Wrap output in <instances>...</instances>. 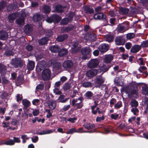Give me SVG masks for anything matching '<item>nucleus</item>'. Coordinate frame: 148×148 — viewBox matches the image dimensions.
<instances>
[{"label": "nucleus", "mask_w": 148, "mask_h": 148, "mask_svg": "<svg viewBox=\"0 0 148 148\" xmlns=\"http://www.w3.org/2000/svg\"><path fill=\"white\" fill-rule=\"evenodd\" d=\"M61 19V17L59 15L53 14L50 17L47 18L46 21L49 23H53L55 24L58 23Z\"/></svg>", "instance_id": "1"}, {"label": "nucleus", "mask_w": 148, "mask_h": 148, "mask_svg": "<svg viewBox=\"0 0 148 148\" xmlns=\"http://www.w3.org/2000/svg\"><path fill=\"white\" fill-rule=\"evenodd\" d=\"M51 75V71L49 68H45L42 71L41 73V77L44 81L49 80Z\"/></svg>", "instance_id": "2"}, {"label": "nucleus", "mask_w": 148, "mask_h": 148, "mask_svg": "<svg viewBox=\"0 0 148 148\" xmlns=\"http://www.w3.org/2000/svg\"><path fill=\"white\" fill-rule=\"evenodd\" d=\"M93 18L95 19L101 20L103 21V23L104 24V25H107L108 20L106 18V16L103 13L99 12L95 14L93 16Z\"/></svg>", "instance_id": "3"}, {"label": "nucleus", "mask_w": 148, "mask_h": 148, "mask_svg": "<svg viewBox=\"0 0 148 148\" xmlns=\"http://www.w3.org/2000/svg\"><path fill=\"white\" fill-rule=\"evenodd\" d=\"M11 64L15 68H21L23 66V62L21 58H16L12 59L11 62Z\"/></svg>", "instance_id": "4"}, {"label": "nucleus", "mask_w": 148, "mask_h": 148, "mask_svg": "<svg viewBox=\"0 0 148 148\" xmlns=\"http://www.w3.org/2000/svg\"><path fill=\"white\" fill-rule=\"evenodd\" d=\"M109 46L106 43L101 44L98 47V49L101 53H103L107 52L109 49Z\"/></svg>", "instance_id": "5"}, {"label": "nucleus", "mask_w": 148, "mask_h": 148, "mask_svg": "<svg viewBox=\"0 0 148 148\" xmlns=\"http://www.w3.org/2000/svg\"><path fill=\"white\" fill-rule=\"evenodd\" d=\"M98 64V60L97 59H93L89 61L87 66L89 68H92L96 67Z\"/></svg>", "instance_id": "6"}, {"label": "nucleus", "mask_w": 148, "mask_h": 148, "mask_svg": "<svg viewBox=\"0 0 148 148\" xmlns=\"http://www.w3.org/2000/svg\"><path fill=\"white\" fill-rule=\"evenodd\" d=\"M115 43L118 45H123L125 42V39L122 36L116 37L115 40Z\"/></svg>", "instance_id": "7"}, {"label": "nucleus", "mask_w": 148, "mask_h": 148, "mask_svg": "<svg viewBox=\"0 0 148 148\" xmlns=\"http://www.w3.org/2000/svg\"><path fill=\"white\" fill-rule=\"evenodd\" d=\"M73 63L72 61L71 60H65L63 64V66L65 69H71L73 66Z\"/></svg>", "instance_id": "8"}, {"label": "nucleus", "mask_w": 148, "mask_h": 148, "mask_svg": "<svg viewBox=\"0 0 148 148\" xmlns=\"http://www.w3.org/2000/svg\"><path fill=\"white\" fill-rule=\"evenodd\" d=\"M84 11L87 14H92L94 13V10L92 6L85 5L83 8Z\"/></svg>", "instance_id": "9"}, {"label": "nucleus", "mask_w": 148, "mask_h": 148, "mask_svg": "<svg viewBox=\"0 0 148 148\" xmlns=\"http://www.w3.org/2000/svg\"><path fill=\"white\" fill-rule=\"evenodd\" d=\"M47 103L49 108L52 110H54L56 107V102L55 101L48 100L47 101Z\"/></svg>", "instance_id": "10"}, {"label": "nucleus", "mask_w": 148, "mask_h": 148, "mask_svg": "<svg viewBox=\"0 0 148 148\" xmlns=\"http://www.w3.org/2000/svg\"><path fill=\"white\" fill-rule=\"evenodd\" d=\"M141 45H135L131 47L130 51L132 53H136L141 49Z\"/></svg>", "instance_id": "11"}, {"label": "nucleus", "mask_w": 148, "mask_h": 148, "mask_svg": "<svg viewBox=\"0 0 148 148\" xmlns=\"http://www.w3.org/2000/svg\"><path fill=\"white\" fill-rule=\"evenodd\" d=\"M98 73L97 69H92L88 71L86 74V76L92 77L95 76Z\"/></svg>", "instance_id": "12"}, {"label": "nucleus", "mask_w": 148, "mask_h": 148, "mask_svg": "<svg viewBox=\"0 0 148 148\" xmlns=\"http://www.w3.org/2000/svg\"><path fill=\"white\" fill-rule=\"evenodd\" d=\"M8 38V33L7 32L4 31H0V39L1 40H5Z\"/></svg>", "instance_id": "13"}, {"label": "nucleus", "mask_w": 148, "mask_h": 148, "mask_svg": "<svg viewBox=\"0 0 148 148\" xmlns=\"http://www.w3.org/2000/svg\"><path fill=\"white\" fill-rule=\"evenodd\" d=\"M60 47L57 45H52L49 47L51 51L54 53H58L60 50Z\"/></svg>", "instance_id": "14"}, {"label": "nucleus", "mask_w": 148, "mask_h": 148, "mask_svg": "<svg viewBox=\"0 0 148 148\" xmlns=\"http://www.w3.org/2000/svg\"><path fill=\"white\" fill-rule=\"evenodd\" d=\"M68 37V35L66 34H64L62 35L58 36L56 38V40L58 42H62L67 39Z\"/></svg>", "instance_id": "15"}, {"label": "nucleus", "mask_w": 148, "mask_h": 148, "mask_svg": "<svg viewBox=\"0 0 148 148\" xmlns=\"http://www.w3.org/2000/svg\"><path fill=\"white\" fill-rule=\"evenodd\" d=\"M33 30V28L29 24L25 25L24 28V31L25 33L29 34Z\"/></svg>", "instance_id": "16"}, {"label": "nucleus", "mask_w": 148, "mask_h": 148, "mask_svg": "<svg viewBox=\"0 0 148 148\" xmlns=\"http://www.w3.org/2000/svg\"><path fill=\"white\" fill-rule=\"evenodd\" d=\"M113 58V56L112 54L106 55L103 58V61L106 63H110Z\"/></svg>", "instance_id": "17"}, {"label": "nucleus", "mask_w": 148, "mask_h": 148, "mask_svg": "<svg viewBox=\"0 0 148 148\" xmlns=\"http://www.w3.org/2000/svg\"><path fill=\"white\" fill-rule=\"evenodd\" d=\"M90 51V49L89 47H86L82 48L81 52L82 55H88Z\"/></svg>", "instance_id": "18"}, {"label": "nucleus", "mask_w": 148, "mask_h": 148, "mask_svg": "<svg viewBox=\"0 0 148 148\" xmlns=\"http://www.w3.org/2000/svg\"><path fill=\"white\" fill-rule=\"evenodd\" d=\"M74 28V26L71 25L67 27H64L61 30L64 32H68L73 30Z\"/></svg>", "instance_id": "19"}, {"label": "nucleus", "mask_w": 148, "mask_h": 148, "mask_svg": "<svg viewBox=\"0 0 148 148\" xmlns=\"http://www.w3.org/2000/svg\"><path fill=\"white\" fill-rule=\"evenodd\" d=\"M68 53L67 49L65 48H60L58 52V55L60 57H62L66 55Z\"/></svg>", "instance_id": "20"}, {"label": "nucleus", "mask_w": 148, "mask_h": 148, "mask_svg": "<svg viewBox=\"0 0 148 148\" xmlns=\"http://www.w3.org/2000/svg\"><path fill=\"white\" fill-rule=\"evenodd\" d=\"M84 127L85 128L88 130L92 129L95 127V125L94 124L91 123H85L83 125Z\"/></svg>", "instance_id": "21"}, {"label": "nucleus", "mask_w": 148, "mask_h": 148, "mask_svg": "<svg viewBox=\"0 0 148 148\" xmlns=\"http://www.w3.org/2000/svg\"><path fill=\"white\" fill-rule=\"evenodd\" d=\"M22 103L24 106V109L25 110H26L27 108L30 106V102L26 99L22 100Z\"/></svg>", "instance_id": "22"}, {"label": "nucleus", "mask_w": 148, "mask_h": 148, "mask_svg": "<svg viewBox=\"0 0 148 148\" xmlns=\"http://www.w3.org/2000/svg\"><path fill=\"white\" fill-rule=\"evenodd\" d=\"M93 93L91 91H87L84 94V96L86 99H91L93 97Z\"/></svg>", "instance_id": "23"}, {"label": "nucleus", "mask_w": 148, "mask_h": 148, "mask_svg": "<svg viewBox=\"0 0 148 148\" xmlns=\"http://www.w3.org/2000/svg\"><path fill=\"white\" fill-rule=\"evenodd\" d=\"M28 69L31 71L35 67V63L32 61H29L27 65Z\"/></svg>", "instance_id": "24"}, {"label": "nucleus", "mask_w": 148, "mask_h": 148, "mask_svg": "<svg viewBox=\"0 0 148 148\" xmlns=\"http://www.w3.org/2000/svg\"><path fill=\"white\" fill-rule=\"evenodd\" d=\"M89 40L91 42H94L96 40V36L93 32L90 33L88 34Z\"/></svg>", "instance_id": "25"}, {"label": "nucleus", "mask_w": 148, "mask_h": 148, "mask_svg": "<svg viewBox=\"0 0 148 148\" xmlns=\"http://www.w3.org/2000/svg\"><path fill=\"white\" fill-rule=\"evenodd\" d=\"M48 40L47 37L43 38L39 40L38 42L40 45H43L47 43Z\"/></svg>", "instance_id": "26"}, {"label": "nucleus", "mask_w": 148, "mask_h": 148, "mask_svg": "<svg viewBox=\"0 0 148 148\" xmlns=\"http://www.w3.org/2000/svg\"><path fill=\"white\" fill-rule=\"evenodd\" d=\"M43 12L45 14H48L50 12L51 9L49 6L47 5H45L42 7Z\"/></svg>", "instance_id": "27"}, {"label": "nucleus", "mask_w": 148, "mask_h": 148, "mask_svg": "<svg viewBox=\"0 0 148 148\" xmlns=\"http://www.w3.org/2000/svg\"><path fill=\"white\" fill-rule=\"evenodd\" d=\"M83 106L84 103L82 102L77 103L76 104L72 105L75 108V110L82 108Z\"/></svg>", "instance_id": "28"}, {"label": "nucleus", "mask_w": 148, "mask_h": 148, "mask_svg": "<svg viewBox=\"0 0 148 148\" xmlns=\"http://www.w3.org/2000/svg\"><path fill=\"white\" fill-rule=\"evenodd\" d=\"M71 21L67 17L63 18L61 21L60 24L61 25H67Z\"/></svg>", "instance_id": "29"}, {"label": "nucleus", "mask_w": 148, "mask_h": 148, "mask_svg": "<svg viewBox=\"0 0 148 148\" xmlns=\"http://www.w3.org/2000/svg\"><path fill=\"white\" fill-rule=\"evenodd\" d=\"M14 53L11 49H7L4 53V55L7 57H10V56H13Z\"/></svg>", "instance_id": "30"}, {"label": "nucleus", "mask_w": 148, "mask_h": 148, "mask_svg": "<svg viewBox=\"0 0 148 148\" xmlns=\"http://www.w3.org/2000/svg\"><path fill=\"white\" fill-rule=\"evenodd\" d=\"M120 12L122 13L123 14H127L129 12L128 9L123 7H121L119 10Z\"/></svg>", "instance_id": "31"}, {"label": "nucleus", "mask_w": 148, "mask_h": 148, "mask_svg": "<svg viewBox=\"0 0 148 148\" xmlns=\"http://www.w3.org/2000/svg\"><path fill=\"white\" fill-rule=\"evenodd\" d=\"M53 132L51 130H43L41 131V132H38L37 133V134L40 135H42L47 134H50L52 133Z\"/></svg>", "instance_id": "32"}, {"label": "nucleus", "mask_w": 148, "mask_h": 148, "mask_svg": "<svg viewBox=\"0 0 148 148\" xmlns=\"http://www.w3.org/2000/svg\"><path fill=\"white\" fill-rule=\"evenodd\" d=\"M8 95V93L6 91H3L1 92L0 97L2 99H7Z\"/></svg>", "instance_id": "33"}, {"label": "nucleus", "mask_w": 148, "mask_h": 148, "mask_svg": "<svg viewBox=\"0 0 148 148\" xmlns=\"http://www.w3.org/2000/svg\"><path fill=\"white\" fill-rule=\"evenodd\" d=\"M104 80L101 76H99L97 78L96 80V83L100 85L104 82Z\"/></svg>", "instance_id": "34"}, {"label": "nucleus", "mask_w": 148, "mask_h": 148, "mask_svg": "<svg viewBox=\"0 0 148 148\" xmlns=\"http://www.w3.org/2000/svg\"><path fill=\"white\" fill-rule=\"evenodd\" d=\"M33 19L35 21H39L41 20V17L39 14H38L33 16Z\"/></svg>", "instance_id": "35"}, {"label": "nucleus", "mask_w": 148, "mask_h": 148, "mask_svg": "<svg viewBox=\"0 0 148 148\" xmlns=\"http://www.w3.org/2000/svg\"><path fill=\"white\" fill-rule=\"evenodd\" d=\"M16 23L18 25H23L25 23V19L24 18H19L16 20Z\"/></svg>", "instance_id": "36"}, {"label": "nucleus", "mask_w": 148, "mask_h": 148, "mask_svg": "<svg viewBox=\"0 0 148 148\" xmlns=\"http://www.w3.org/2000/svg\"><path fill=\"white\" fill-rule=\"evenodd\" d=\"M142 94L145 95L148 94V87L147 85L143 86L142 87Z\"/></svg>", "instance_id": "37"}, {"label": "nucleus", "mask_w": 148, "mask_h": 148, "mask_svg": "<svg viewBox=\"0 0 148 148\" xmlns=\"http://www.w3.org/2000/svg\"><path fill=\"white\" fill-rule=\"evenodd\" d=\"M93 86L92 83L90 82H85L83 83L82 86L85 88L92 87Z\"/></svg>", "instance_id": "38"}, {"label": "nucleus", "mask_w": 148, "mask_h": 148, "mask_svg": "<svg viewBox=\"0 0 148 148\" xmlns=\"http://www.w3.org/2000/svg\"><path fill=\"white\" fill-rule=\"evenodd\" d=\"M24 82V80L21 76H18L17 78V84L21 85Z\"/></svg>", "instance_id": "39"}, {"label": "nucleus", "mask_w": 148, "mask_h": 148, "mask_svg": "<svg viewBox=\"0 0 148 148\" xmlns=\"http://www.w3.org/2000/svg\"><path fill=\"white\" fill-rule=\"evenodd\" d=\"M54 67L57 69H59L61 68L62 64L59 62H56L53 64Z\"/></svg>", "instance_id": "40"}, {"label": "nucleus", "mask_w": 148, "mask_h": 148, "mask_svg": "<svg viewBox=\"0 0 148 148\" xmlns=\"http://www.w3.org/2000/svg\"><path fill=\"white\" fill-rule=\"evenodd\" d=\"M62 6L61 5L57 6L56 7V12L58 13H62L64 12L63 10Z\"/></svg>", "instance_id": "41"}, {"label": "nucleus", "mask_w": 148, "mask_h": 148, "mask_svg": "<svg viewBox=\"0 0 148 148\" xmlns=\"http://www.w3.org/2000/svg\"><path fill=\"white\" fill-rule=\"evenodd\" d=\"M6 66L4 64L0 63V73L2 74L6 70Z\"/></svg>", "instance_id": "42"}, {"label": "nucleus", "mask_w": 148, "mask_h": 148, "mask_svg": "<svg viewBox=\"0 0 148 148\" xmlns=\"http://www.w3.org/2000/svg\"><path fill=\"white\" fill-rule=\"evenodd\" d=\"M75 15V12H73L72 11L69 12L68 13V17L67 18L71 21L73 20V17Z\"/></svg>", "instance_id": "43"}, {"label": "nucleus", "mask_w": 148, "mask_h": 148, "mask_svg": "<svg viewBox=\"0 0 148 148\" xmlns=\"http://www.w3.org/2000/svg\"><path fill=\"white\" fill-rule=\"evenodd\" d=\"M4 144L8 145H14V142L12 139H9L5 141Z\"/></svg>", "instance_id": "44"}, {"label": "nucleus", "mask_w": 148, "mask_h": 148, "mask_svg": "<svg viewBox=\"0 0 148 148\" xmlns=\"http://www.w3.org/2000/svg\"><path fill=\"white\" fill-rule=\"evenodd\" d=\"M114 36L113 35L110 34L108 35L106 38V40L109 42H111L113 41Z\"/></svg>", "instance_id": "45"}, {"label": "nucleus", "mask_w": 148, "mask_h": 148, "mask_svg": "<svg viewBox=\"0 0 148 148\" xmlns=\"http://www.w3.org/2000/svg\"><path fill=\"white\" fill-rule=\"evenodd\" d=\"M131 106L132 107H135L136 108L138 106V101L135 99H134L131 101L130 103Z\"/></svg>", "instance_id": "46"}, {"label": "nucleus", "mask_w": 148, "mask_h": 148, "mask_svg": "<svg viewBox=\"0 0 148 148\" xmlns=\"http://www.w3.org/2000/svg\"><path fill=\"white\" fill-rule=\"evenodd\" d=\"M53 34V32L51 29L47 30L46 31V35L48 37L51 36Z\"/></svg>", "instance_id": "47"}, {"label": "nucleus", "mask_w": 148, "mask_h": 148, "mask_svg": "<svg viewBox=\"0 0 148 148\" xmlns=\"http://www.w3.org/2000/svg\"><path fill=\"white\" fill-rule=\"evenodd\" d=\"M77 130L75 128H73L69 129L66 133L67 134H73L74 132H77Z\"/></svg>", "instance_id": "48"}, {"label": "nucleus", "mask_w": 148, "mask_h": 148, "mask_svg": "<svg viewBox=\"0 0 148 148\" xmlns=\"http://www.w3.org/2000/svg\"><path fill=\"white\" fill-rule=\"evenodd\" d=\"M122 102L121 101H119L116 103L114 106V108L116 109H118L122 106Z\"/></svg>", "instance_id": "49"}, {"label": "nucleus", "mask_w": 148, "mask_h": 148, "mask_svg": "<svg viewBox=\"0 0 148 148\" xmlns=\"http://www.w3.org/2000/svg\"><path fill=\"white\" fill-rule=\"evenodd\" d=\"M138 12V10L135 7H132L130 8V13L132 14L136 13Z\"/></svg>", "instance_id": "50"}, {"label": "nucleus", "mask_w": 148, "mask_h": 148, "mask_svg": "<svg viewBox=\"0 0 148 148\" xmlns=\"http://www.w3.org/2000/svg\"><path fill=\"white\" fill-rule=\"evenodd\" d=\"M141 45L143 48L148 47V40L143 41L141 43Z\"/></svg>", "instance_id": "51"}, {"label": "nucleus", "mask_w": 148, "mask_h": 148, "mask_svg": "<svg viewBox=\"0 0 148 148\" xmlns=\"http://www.w3.org/2000/svg\"><path fill=\"white\" fill-rule=\"evenodd\" d=\"M15 4H9L7 8V10L8 11H10L13 10L15 7Z\"/></svg>", "instance_id": "52"}, {"label": "nucleus", "mask_w": 148, "mask_h": 148, "mask_svg": "<svg viewBox=\"0 0 148 148\" xmlns=\"http://www.w3.org/2000/svg\"><path fill=\"white\" fill-rule=\"evenodd\" d=\"M6 5V3L4 1H2L0 3V11L2 10Z\"/></svg>", "instance_id": "53"}, {"label": "nucleus", "mask_w": 148, "mask_h": 148, "mask_svg": "<svg viewBox=\"0 0 148 148\" xmlns=\"http://www.w3.org/2000/svg\"><path fill=\"white\" fill-rule=\"evenodd\" d=\"M125 27L123 25H120L118 29V31L120 32H123L125 31Z\"/></svg>", "instance_id": "54"}, {"label": "nucleus", "mask_w": 148, "mask_h": 148, "mask_svg": "<svg viewBox=\"0 0 148 148\" xmlns=\"http://www.w3.org/2000/svg\"><path fill=\"white\" fill-rule=\"evenodd\" d=\"M44 85L43 84H39L37 85L36 87V90L37 91V90H42L44 89Z\"/></svg>", "instance_id": "55"}, {"label": "nucleus", "mask_w": 148, "mask_h": 148, "mask_svg": "<svg viewBox=\"0 0 148 148\" xmlns=\"http://www.w3.org/2000/svg\"><path fill=\"white\" fill-rule=\"evenodd\" d=\"M135 34L134 33H130L127 34L126 38L127 39H130L134 37Z\"/></svg>", "instance_id": "56"}, {"label": "nucleus", "mask_w": 148, "mask_h": 148, "mask_svg": "<svg viewBox=\"0 0 148 148\" xmlns=\"http://www.w3.org/2000/svg\"><path fill=\"white\" fill-rule=\"evenodd\" d=\"M140 3L143 5V6H148V0H140Z\"/></svg>", "instance_id": "57"}, {"label": "nucleus", "mask_w": 148, "mask_h": 148, "mask_svg": "<svg viewBox=\"0 0 148 148\" xmlns=\"http://www.w3.org/2000/svg\"><path fill=\"white\" fill-rule=\"evenodd\" d=\"M53 92L57 95H60L62 93L61 91L59 90V88H55L53 89Z\"/></svg>", "instance_id": "58"}, {"label": "nucleus", "mask_w": 148, "mask_h": 148, "mask_svg": "<svg viewBox=\"0 0 148 148\" xmlns=\"http://www.w3.org/2000/svg\"><path fill=\"white\" fill-rule=\"evenodd\" d=\"M119 117V114L114 113L113 114H112L111 115L110 117L112 119H114L115 120L117 119Z\"/></svg>", "instance_id": "59"}, {"label": "nucleus", "mask_w": 148, "mask_h": 148, "mask_svg": "<svg viewBox=\"0 0 148 148\" xmlns=\"http://www.w3.org/2000/svg\"><path fill=\"white\" fill-rule=\"evenodd\" d=\"M45 112L47 113L48 114L46 115V117L49 118L52 116V113L51 112L50 110L49 109H46L45 110Z\"/></svg>", "instance_id": "60"}, {"label": "nucleus", "mask_w": 148, "mask_h": 148, "mask_svg": "<svg viewBox=\"0 0 148 148\" xmlns=\"http://www.w3.org/2000/svg\"><path fill=\"white\" fill-rule=\"evenodd\" d=\"M112 130V127L110 126L108 127L107 128H105L104 129V131L105 132V134H108Z\"/></svg>", "instance_id": "61"}, {"label": "nucleus", "mask_w": 148, "mask_h": 148, "mask_svg": "<svg viewBox=\"0 0 148 148\" xmlns=\"http://www.w3.org/2000/svg\"><path fill=\"white\" fill-rule=\"evenodd\" d=\"M2 83L3 85H6L9 82V80L5 77H2Z\"/></svg>", "instance_id": "62"}, {"label": "nucleus", "mask_w": 148, "mask_h": 148, "mask_svg": "<svg viewBox=\"0 0 148 148\" xmlns=\"http://www.w3.org/2000/svg\"><path fill=\"white\" fill-rule=\"evenodd\" d=\"M131 111L133 113L134 115H136L137 113L139 112V110L136 108H132L131 110Z\"/></svg>", "instance_id": "63"}, {"label": "nucleus", "mask_w": 148, "mask_h": 148, "mask_svg": "<svg viewBox=\"0 0 148 148\" xmlns=\"http://www.w3.org/2000/svg\"><path fill=\"white\" fill-rule=\"evenodd\" d=\"M39 113V110L38 109H33L32 113L34 116L37 115Z\"/></svg>", "instance_id": "64"}]
</instances>
